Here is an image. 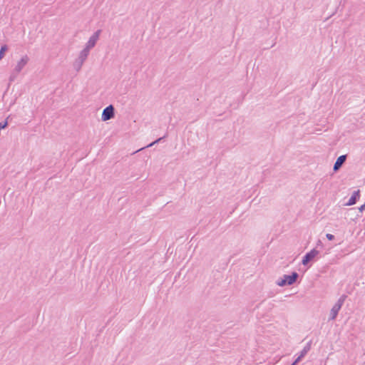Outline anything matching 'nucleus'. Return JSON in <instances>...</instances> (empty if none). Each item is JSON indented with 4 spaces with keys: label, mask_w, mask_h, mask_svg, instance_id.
Masks as SVG:
<instances>
[{
    "label": "nucleus",
    "mask_w": 365,
    "mask_h": 365,
    "mask_svg": "<svg viewBox=\"0 0 365 365\" xmlns=\"http://www.w3.org/2000/svg\"><path fill=\"white\" fill-rule=\"evenodd\" d=\"M311 346H312V341H309V342L307 343L305 346L301 351L299 355L295 359V363H299L305 356V355L310 351Z\"/></svg>",
    "instance_id": "obj_7"
},
{
    "label": "nucleus",
    "mask_w": 365,
    "mask_h": 365,
    "mask_svg": "<svg viewBox=\"0 0 365 365\" xmlns=\"http://www.w3.org/2000/svg\"><path fill=\"white\" fill-rule=\"evenodd\" d=\"M326 237L329 240H333L334 239V236L329 233L327 234Z\"/></svg>",
    "instance_id": "obj_15"
},
{
    "label": "nucleus",
    "mask_w": 365,
    "mask_h": 365,
    "mask_svg": "<svg viewBox=\"0 0 365 365\" xmlns=\"http://www.w3.org/2000/svg\"><path fill=\"white\" fill-rule=\"evenodd\" d=\"M299 274L294 272L290 275L284 274L281 280L277 282V284L279 287L293 284L297 279Z\"/></svg>",
    "instance_id": "obj_3"
},
{
    "label": "nucleus",
    "mask_w": 365,
    "mask_h": 365,
    "mask_svg": "<svg viewBox=\"0 0 365 365\" xmlns=\"http://www.w3.org/2000/svg\"><path fill=\"white\" fill-rule=\"evenodd\" d=\"M90 51L87 48H84L80 53L78 60L81 61V62H83L86 60Z\"/></svg>",
    "instance_id": "obj_10"
},
{
    "label": "nucleus",
    "mask_w": 365,
    "mask_h": 365,
    "mask_svg": "<svg viewBox=\"0 0 365 365\" xmlns=\"http://www.w3.org/2000/svg\"><path fill=\"white\" fill-rule=\"evenodd\" d=\"M319 255V251L314 248L310 252H307L302 260V264L304 266L307 265L310 262L313 261L315 257Z\"/></svg>",
    "instance_id": "obj_4"
},
{
    "label": "nucleus",
    "mask_w": 365,
    "mask_h": 365,
    "mask_svg": "<svg viewBox=\"0 0 365 365\" xmlns=\"http://www.w3.org/2000/svg\"><path fill=\"white\" fill-rule=\"evenodd\" d=\"M115 115V108L113 105H109L105 108L101 115V119L106 121L113 118Z\"/></svg>",
    "instance_id": "obj_5"
},
{
    "label": "nucleus",
    "mask_w": 365,
    "mask_h": 365,
    "mask_svg": "<svg viewBox=\"0 0 365 365\" xmlns=\"http://www.w3.org/2000/svg\"><path fill=\"white\" fill-rule=\"evenodd\" d=\"M7 125H8V123H7V121H6V120L3 121V122H1V123H0V130H1V129L5 128L7 126Z\"/></svg>",
    "instance_id": "obj_13"
},
{
    "label": "nucleus",
    "mask_w": 365,
    "mask_h": 365,
    "mask_svg": "<svg viewBox=\"0 0 365 365\" xmlns=\"http://www.w3.org/2000/svg\"><path fill=\"white\" fill-rule=\"evenodd\" d=\"M297 363H295V361L292 364V365H296Z\"/></svg>",
    "instance_id": "obj_18"
},
{
    "label": "nucleus",
    "mask_w": 365,
    "mask_h": 365,
    "mask_svg": "<svg viewBox=\"0 0 365 365\" xmlns=\"http://www.w3.org/2000/svg\"><path fill=\"white\" fill-rule=\"evenodd\" d=\"M29 61V58L27 55L23 56L19 61H17L14 68L11 71L9 76V82H13L16 80L18 75L21 73L23 68L27 65Z\"/></svg>",
    "instance_id": "obj_1"
},
{
    "label": "nucleus",
    "mask_w": 365,
    "mask_h": 365,
    "mask_svg": "<svg viewBox=\"0 0 365 365\" xmlns=\"http://www.w3.org/2000/svg\"><path fill=\"white\" fill-rule=\"evenodd\" d=\"M101 32V30H97L96 32L93 33V34L89 38V40L86 43L85 47L86 48L90 51L96 46V42L99 38Z\"/></svg>",
    "instance_id": "obj_6"
},
{
    "label": "nucleus",
    "mask_w": 365,
    "mask_h": 365,
    "mask_svg": "<svg viewBox=\"0 0 365 365\" xmlns=\"http://www.w3.org/2000/svg\"><path fill=\"white\" fill-rule=\"evenodd\" d=\"M321 244H322V242L320 240H319L318 242H317V245H321Z\"/></svg>",
    "instance_id": "obj_17"
},
{
    "label": "nucleus",
    "mask_w": 365,
    "mask_h": 365,
    "mask_svg": "<svg viewBox=\"0 0 365 365\" xmlns=\"http://www.w3.org/2000/svg\"><path fill=\"white\" fill-rule=\"evenodd\" d=\"M83 64V62H81V61L76 59V61L73 63V68L77 71H80L82 66Z\"/></svg>",
    "instance_id": "obj_12"
},
{
    "label": "nucleus",
    "mask_w": 365,
    "mask_h": 365,
    "mask_svg": "<svg viewBox=\"0 0 365 365\" xmlns=\"http://www.w3.org/2000/svg\"><path fill=\"white\" fill-rule=\"evenodd\" d=\"M7 50H8L7 45L4 44V45L1 46V48H0V60H1L4 57L5 52L7 51Z\"/></svg>",
    "instance_id": "obj_11"
},
{
    "label": "nucleus",
    "mask_w": 365,
    "mask_h": 365,
    "mask_svg": "<svg viewBox=\"0 0 365 365\" xmlns=\"http://www.w3.org/2000/svg\"><path fill=\"white\" fill-rule=\"evenodd\" d=\"M346 298V296L345 294L341 295L339 299L337 300V302L334 304L333 307L331 308L330 311L329 318V320H334L341 309L345 299Z\"/></svg>",
    "instance_id": "obj_2"
},
{
    "label": "nucleus",
    "mask_w": 365,
    "mask_h": 365,
    "mask_svg": "<svg viewBox=\"0 0 365 365\" xmlns=\"http://www.w3.org/2000/svg\"><path fill=\"white\" fill-rule=\"evenodd\" d=\"M163 138H159L158 139H157L156 140L153 141V143H150L148 145H147V147H151L153 146V145H155V143H158L159 142L161 141V140Z\"/></svg>",
    "instance_id": "obj_14"
},
{
    "label": "nucleus",
    "mask_w": 365,
    "mask_h": 365,
    "mask_svg": "<svg viewBox=\"0 0 365 365\" xmlns=\"http://www.w3.org/2000/svg\"><path fill=\"white\" fill-rule=\"evenodd\" d=\"M365 210V204L362 205L360 207H359V210L361 212H362L363 210Z\"/></svg>",
    "instance_id": "obj_16"
},
{
    "label": "nucleus",
    "mask_w": 365,
    "mask_h": 365,
    "mask_svg": "<svg viewBox=\"0 0 365 365\" xmlns=\"http://www.w3.org/2000/svg\"><path fill=\"white\" fill-rule=\"evenodd\" d=\"M359 197V190L354 191L348 202L346 203V205L351 206L356 204Z\"/></svg>",
    "instance_id": "obj_9"
},
{
    "label": "nucleus",
    "mask_w": 365,
    "mask_h": 365,
    "mask_svg": "<svg viewBox=\"0 0 365 365\" xmlns=\"http://www.w3.org/2000/svg\"><path fill=\"white\" fill-rule=\"evenodd\" d=\"M346 160V155H342L341 156H339L336 162L334 163V168H333V170L334 171H337L340 169V168L342 166V165L345 163Z\"/></svg>",
    "instance_id": "obj_8"
}]
</instances>
